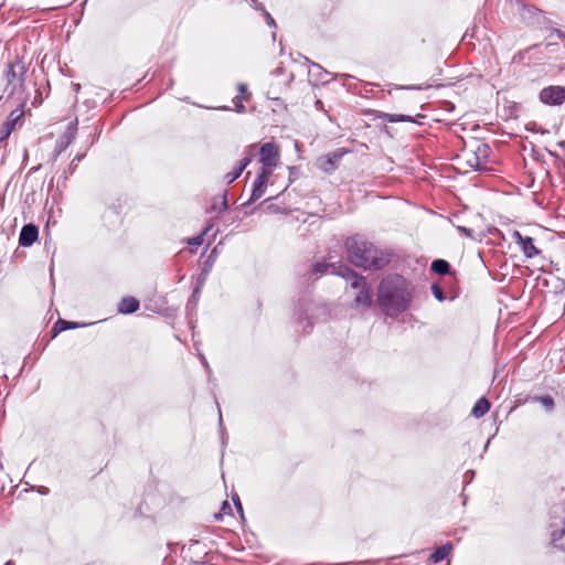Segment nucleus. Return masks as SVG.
<instances>
[{"mask_svg": "<svg viewBox=\"0 0 565 565\" xmlns=\"http://www.w3.org/2000/svg\"><path fill=\"white\" fill-rule=\"evenodd\" d=\"M376 303L386 316H398L418 309L415 285L399 274L382 278L376 292Z\"/></svg>", "mask_w": 565, "mask_h": 565, "instance_id": "f257e3e1", "label": "nucleus"}, {"mask_svg": "<svg viewBox=\"0 0 565 565\" xmlns=\"http://www.w3.org/2000/svg\"><path fill=\"white\" fill-rule=\"evenodd\" d=\"M344 247L349 262L364 270H380L391 262L390 252L379 248L359 234L348 237Z\"/></svg>", "mask_w": 565, "mask_h": 565, "instance_id": "f03ea898", "label": "nucleus"}, {"mask_svg": "<svg viewBox=\"0 0 565 565\" xmlns=\"http://www.w3.org/2000/svg\"><path fill=\"white\" fill-rule=\"evenodd\" d=\"M338 269L337 275H340L345 279H352L351 287L358 289V294L354 298L355 303L358 306L369 307L372 303V294L365 279L344 264L340 263Z\"/></svg>", "mask_w": 565, "mask_h": 565, "instance_id": "7ed1b4c3", "label": "nucleus"}, {"mask_svg": "<svg viewBox=\"0 0 565 565\" xmlns=\"http://www.w3.org/2000/svg\"><path fill=\"white\" fill-rule=\"evenodd\" d=\"M28 72V65L19 57L15 61L8 63L6 71V78L8 86H12L11 94H13L17 87L23 89L25 75Z\"/></svg>", "mask_w": 565, "mask_h": 565, "instance_id": "20e7f679", "label": "nucleus"}, {"mask_svg": "<svg viewBox=\"0 0 565 565\" xmlns=\"http://www.w3.org/2000/svg\"><path fill=\"white\" fill-rule=\"evenodd\" d=\"M348 153L344 148H338L334 151L328 152L327 154L320 156L317 159L316 166L318 169L326 173H332L335 171L343 158Z\"/></svg>", "mask_w": 565, "mask_h": 565, "instance_id": "39448f33", "label": "nucleus"}, {"mask_svg": "<svg viewBox=\"0 0 565 565\" xmlns=\"http://www.w3.org/2000/svg\"><path fill=\"white\" fill-rule=\"evenodd\" d=\"M259 161L263 164L262 169L268 168V171L270 172H273V169L278 166L279 149L275 142H265L260 146Z\"/></svg>", "mask_w": 565, "mask_h": 565, "instance_id": "423d86ee", "label": "nucleus"}, {"mask_svg": "<svg viewBox=\"0 0 565 565\" xmlns=\"http://www.w3.org/2000/svg\"><path fill=\"white\" fill-rule=\"evenodd\" d=\"M539 99L548 106L562 105L565 102V86L551 85L544 87L539 94Z\"/></svg>", "mask_w": 565, "mask_h": 565, "instance_id": "0eeeda50", "label": "nucleus"}, {"mask_svg": "<svg viewBox=\"0 0 565 565\" xmlns=\"http://www.w3.org/2000/svg\"><path fill=\"white\" fill-rule=\"evenodd\" d=\"M491 148L487 143H478L476 149L468 152L466 162L476 171L483 169V162L488 159Z\"/></svg>", "mask_w": 565, "mask_h": 565, "instance_id": "6e6552de", "label": "nucleus"}, {"mask_svg": "<svg viewBox=\"0 0 565 565\" xmlns=\"http://www.w3.org/2000/svg\"><path fill=\"white\" fill-rule=\"evenodd\" d=\"M24 115V103H21L15 109H13L6 121L3 122L0 130V143L7 141L12 131L15 129L17 124L21 120Z\"/></svg>", "mask_w": 565, "mask_h": 565, "instance_id": "1a4fd4ad", "label": "nucleus"}, {"mask_svg": "<svg viewBox=\"0 0 565 565\" xmlns=\"http://www.w3.org/2000/svg\"><path fill=\"white\" fill-rule=\"evenodd\" d=\"M270 174H271V172L268 171V168L260 169L256 179L253 182L249 200L246 203H244V205L250 204L252 202H255L256 200H258L259 198L263 196V194L265 193V190L267 186V181H268V178L270 177Z\"/></svg>", "mask_w": 565, "mask_h": 565, "instance_id": "9d476101", "label": "nucleus"}, {"mask_svg": "<svg viewBox=\"0 0 565 565\" xmlns=\"http://www.w3.org/2000/svg\"><path fill=\"white\" fill-rule=\"evenodd\" d=\"M513 238L515 243L519 244L526 258H533L541 253L540 249L535 247L532 237L523 236L520 232L515 231L513 233Z\"/></svg>", "mask_w": 565, "mask_h": 565, "instance_id": "9b49d317", "label": "nucleus"}, {"mask_svg": "<svg viewBox=\"0 0 565 565\" xmlns=\"http://www.w3.org/2000/svg\"><path fill=\"white\" fill-rule=\"evenodd\" d=\"M312 299L309 292H299L296 298L292 299V307L295 315H308L311 311Z\"/></svg>", "mask_w": 565, "mask_h": 565, "instance_id": "f8f14e48", "label": "nucleus"}, {"mask_svg": "<svg viewBox=\"0 0 565 565\" xmlns=\"http://www.w3.org/2000/svg\"><path fill=\"white\" fill-rule=\"evenodd\" d=\"M39 237V228L33 223H29L22 226L19 235L20 246H31Z\"/></svg>", "mask_w": 565, "mask_h": 565, "instance_id": "ddd939ff", "label": "nucleus"}, {"mask_svg": "<svg viewBox=\"0 0 565 565\" xmlns=\"http://www.w3.org/2000/svg\"><path fill=\"white\" fill-rule=\"evenodd\" d=\"M90 324L92 323H79V322H74L71 320H56L55 324L53 326V328L51 330L50 339L51 340L55 339L63 331L77 329V328H84V327H87Z\"/></svg>", "mask_w": 565, "mask_h": 565, "instance_id": "4468645a", "label": "nucleus"}, {"mask_svg": "<svg viewBox=\"0 0 565 565\" xmlns=\"http://www.w3.org/2000/svg\"><path fill=\"white\" fill-rule=\"evenodd\" d=\"M140 307V302L132 296L124 297L117 305V312L119 315H132Z\"/></svg>", "mask_w": 565, "mask_h": 565, "instance_id": "2eb2a0df", "label": "nucleus"}, {"mask_svg": "<svg viewBox=\"0 0 565 565\" xmlns=\"http://www.w3.org/2000/svg\"><path fill=\"white\" fill-rule=\"evenodd\" d=\"M554 523L551 524V544L557 550L565 551V521L562 527L554 529Z\"/></svg>", "mask_w": 565, "mask_h": 565, "instance_id": "dca6fc26", "label": "nucleus"}, {"mask_svg": "<svg viewBox=\"0 0 565 565\" xmlns=\"http://www.w3.org/2000/svg\"><path fill=\"white\" fill-rule=\"evenodd\" d=\"M221 246V243H218L210 253V255L207 256V259L204 262V265H203V268H202V271L201 274L199 275V282L200 284H203L206 279V276L210 274L217 256H218V248Z\"/></svg>", "mask_w": 565, "mask_h": 565, "instance_id": "f3484780", "label": "nucleus"}, {"mask_svg": "<svg viewBox=\"0 0 565 565\" xmlns=\"http://www.w3.org/2000/svg\"><path fill=\"white\" fill-rule=\"evenodd\" d=\"M454 550V545L450 542L435 548V551L429 556V562L433 564H438L447 558Z\"/></svg>", "mask_w": 565, "mask_h": 565, "instance_id": "a211bd4d", "label": "nucleus"}, {"mask_svg": "<svg viewBox=\"0 0 565 565\" xmlns=\"http://www.w3.org/2000/svg\"><path fill=\"white\" fill-rule=\"evenodd\" d=\"M430 270L444 277L452 276L456 273L455 270L451 269L450 264L443 258H437L433 260L430 264Z\"/></svg>", "mask_w": 565, "mask_h": 565, "instance_id": "6ab92c4d", "label": "nucleus"}, {"mask_svg": "<svg viewBox=\"0 0 565 565\" xmlns=\"http://www.w3.org/2000/svg\"><path fill=\"white\" fill-rule=\"evenodd\" d=\"M490 402L486 397L479 398L472 407L471 415L475 418H481L490 409Z\"/></svg>", "mask_w": 565, "mask_h": 565, "instance_id": "aec40b11", "label": "nucleus"}, {"mask_svg": "<svg viewBox=\"0 0 565 565\" xmlns=\"http://www.w3.org/2000/svg\"><path fill=\"white\" fill-rule=\"evenodd\" d=\"M75 138L72 132H64L55 143L56 156H60L70 145L74 142Z\"/></svg>", "mask_w": 565, "mask_h": 565, "instance_id": "412c9836", "label": "nucleus"}, {"mask_svg": "<svg viewBox=\"0 0 565 565\" xmlns=\"http://www.w3.org/2000/svg\"><path fill=\"white\" fill-rule=\"evenodd\" d=\"M456 273L452 276H445L438 282L445 288L447 294L449 295V299H455L458 294L455 288Z\"/></svg>", "mask_w": 565, "mask_h": 565, "instance_id": "4be33fe9", "label": "nucleus"}, {"mask_svg": "<svg viewBox=\"0 0 565 565\" xmlns=\"http://www.w3.org/2000/svg\"><path fill=\"white\" fill-rule=\"evenodd\" d=\"M430 289H431L434 297L438 301L441 302V301H445L446 299H449V295L447 294V291L445 290V288L441 286L440 282H433L430 286Z\"/></svg>", "mask_w": 565, "mask_h": 565, "instance_id": "5701e85b", "label": "nucleus"}, {"mask_svg": "<svg viewBox=\"0 0 565 565\" xmlns=\"http://www.w3.org/2000/svg\"><path fill=\"white\" fill-rule=\"evenodd\" d=\"M329 267H333L335 274L339 270L338 269L339 265L338 266H335L334 264L329 265V264L320 263V262L313 264L311 267V270L313 274L322 275L328 270Z\"/></svg>", "mask_w": 565, "mask_h": 565, "instance_id": "b1692460", "label": "nucleus"}, {"mask_svg": "<svg viewBox=\"0 0 565 565\" xmlns=\"http://www.w3.org/2000/svg\"><path fill=\"white\" fill-rule=\"evenodd\" d=\"M535 399L540 402L546 408V411H552L554 408L555 403L553 397L550 395L537 396Z\"/></svg>", "mask_w": 565, "mask_h": 565, "instance_id": "393cba45", "label": "nucleus"}, {"mask_svg": "<svg viewBox=\"0 0 565 565\" xmlns=\"http://www.w3.org/2000/svg\"><path fill=\"white\" fill-rule=\"evenodd\" d=\"M380 118L387 122H403V115L381 113Z\"/></svg>", "mask_w": 565, "mask_h": 565, "instance_id": "a878e982", "label": "nucleus"}, {"mask_svg": "<svg viewBox=\"0 0 565 565\" xmlns=\"http://www.w3.org/2000/svg\"><path fill=\"white\" fill-rule=\"evenodd\" d=\"M228 207V204H227V194L226 192H224L223 196H222V200L220 202V204H217L216 202H214L212 204V209L218 213H222L224 212L225 210H227Z\"/></svg>", "mask_w": 565, "mask_h": 565, "instance_id": "bb28decb", "label": "nucleus"}, {"mask_svg": "<svg viewBox=\"0 0 565 565\" xmlns=\"http://www.w3.org/2000/svg\"><path fill=\"white\" fill-rule=\"evenodd\" d=\"M211 230V226L206 227L201 234L194 236V237H191L189 241H188V244L189 245H192V246H200L203 244L204 239H203V236Z\"/></svg>", "mask_w": 565, "mask_h": 565, "instance_id": "cd10ccee", "label": "nucleus"}, {"mask_svg": "<svg viewBox=\"0 0 565 565\" xmlns=\"http://www.w3.org/2000/svg\"><path fill=\"white\" fill-rule=\"evenodd\" d=\"M243 99H245L244 97H242L241 95H237L233 98V104L235 106V111L238 113V114H243L245 113L246 108L243 104Z\"/></svg>", "mask_w": 565, "mask_h": 565, "instance_id": "c85d7f7f", "label": "nucleus"}, {"mask_svg": "<svg viewBox=\"0 0 565 565\" xmlns=\"http://www.w3.org/2000/svg\"><path fill=\"white\" fill-rule=\"evenodd\" d=\"M243 172L241 170H238L237 168H235L233 171L228 172L225 174L224 177V180L227 184H231L232 182H234L236 179L239 178V175L242 174Z\"/></svg>", "mask_w": 565, "mask_h": 565, "instance_id": "c756f323", "label": "nucleus"}, {"mask_svg": "<svg viewBox=\"0 0 565 565\" xmlns=\"http://www.w3.org/2000/svg\"><path fill=\"white\" fill-rule=\"evenodd\" d=\"M224 514H232V507L227 501L222 503L220 512L215 514V519L221 520Z\"/></svg>", "mask_w": 565, "mask_h": 565, "instance_id": "7c9ffc66", "label": "nucleus"}, {"mask_svg": "<svg viewBox=\"0 0 565 565\" xmlns=\"http://www.w3.org/2000/svg\"><path fill=\"white\" fill-rule=\"evenodd\" d=\"M198 356L207 373L209 381H212V369H211L205 355L203 353L199 352Z\"/></svg>", "mask_w": 565, "mask_h": 565, "instance_id": "2f4dec72", "label": "nucleus"}, {"mask_svg": "<svg viewBox=\"0 0 565 565\" xmlns=\"http://www.w3.org/2000/svg\"><path fill=\"white\" fill-rule=\"evenodd\" d=\"M216 406H217V411H218V427H220V433H221V436H222V444L224 445L225 444V440H224L225 428H224V425H223L221 407H220V404L217 402H216Z\"/></svg>", "mask_w": 565, "mask_h": 565, "instance_id": "473e14b6", "label": "nucleus"}, {"mask_svg": "<svg viewBox=\"0 0 565 565\" xmlns=\"http://www.w3.org/2000/svg\"><path fill=\"white\" fill-rule=\"evenodd\" d=\"M252 157H253V154H248V156L244 157L238 162V166L236 168L243 172L246 169V167L252 162Z\"/></svg>", "mask_w": 565, "mask_h": 565, "instance_id": "72a5a7b5", "label": "nucleus"}, {"mask_svg": "<svg viewBox=\"0 0 565 565\" xmlns=\"http://www.w3.org/2000/svg\"><path fill=\"white\" fill-rule=\"evenodd\" d=\"M237 90L242 97L245 99H248L250 97V94L248 93L247 85L244 83H239L237 85Z\"/></svg>", "mask_w": 565, "mask_h": 565, "instance_id": "f704fd0d", "label": "nucleus"}, {"mask_svg": "<svg viewBox=\"0 0 565 565\" xmlns=\"http://www.w3.org/2000/svg\"><path fill=\"white\" fill-rule=\"evenodd\" d=\"M77 119L71 121L67 127H66V130L64 132H72V135L74 136V138H76V134H77Z\"/></svg>", "mask_w": 565, "mask_h": 565, "instance_id": "c9c22d12", "label": "nucleus"}, {"mask_svg": "<svg viewBox=\"0 0 565 565\" xmlns=\"http://www.w3.org/2000/svg\"><path fill=\"white\" fill-rule=\"evenodd\" d=\"M179 322H181V324H184L192 332V338L194 339V326L192 323V320H179Z\"/></svg>", "mask_w": 565, "mask_h": 565, "instance_id": "e433bc0d", "label": "nucleus"}, {"mask_svg": "<svg viewBox=\"0 0 565 565\" xmlns=\"http://www.w3.org/2000/svg\"><path fill=\"white\" fill-rule=\"evenodd\" d=\"M286 73V70L284 68V66L279 65L277 66L274 71H273V75L276 76V77H279V76H284Z\"/></svg>", "mask_w": 565, "mask_h": 565, "instance_id": "4c0bfd02", "label": "nucleus"}, {"mask_svg": "<svg viewBox=\"0 0 565 565\" xmlns=\"http://www.w3.org/2000/svg\"><path fill=\"white\" fill-rule=\"evenodd\" d=\"M265 18H266V22L269 26L276 28V22L268 12H265Z\"/></svg>", "mask_w": 565, "mask_h": 565, "instance_id": "58836bf2", "label": "nucleus"}, {"mask_svg": "<svg viewBox=\"0 0 565 565\" xmlns=\"http://www.w3.org/2000/svg\"><path fill=\"white\" fill-rule=\"evenodd\" d=\"M302 58H303L305 63H310V64H311V66H312L313 68H316V70H318V71L322 72V67H321L319 64H317V63H311V62L309 61V58H307V57H305V56H302ZM323 73H324V74H328L326 71H323Z\"/></svg>", "mask_w": 565, "mask_h": 565, "instance_id": "ea45409f", "label": "nucleus"}, {"mask_svg": "<svg viewBox=\"0 0 565 565\" xmlns=\"http://www.w3.org/2000/svg\"><path fill=\"white\" fill-rule=\"evenodd\" d=\"M86 156V150L83 151V152H78L74 158H73V163L75 162H81Z\"/></svg>", "mask_w": 565, "mask_h": 565, "instance_id": "a19ab883", "label": "nucleus"}, {"mask_svg": "<svg viewBox=\"0 0 565 565\" xmlns=\"http://www.w3.org/2000/svg\"><path fill=\"white\" fill-rule=\"evenodd\" d=\"M235 508L241 513L242 518H244L243 505L239 498H237V502H235Z\"/></svg>", "mask_w": 565, "mask_h": 565, "instance_id": "79ce46f5", "label": "nucleus"}, {"mask_svg": "<svg viewBox=\"0 0 565 565\" xmlns=\"http://www.w3.org/2000/svg\"><path fill=\"white\" fill-rule=\"evenodd\" d=\"M458 230L463 233L465 235L467 236H471L472 235V230L470 228H467V227H463V226H459Z\"/></svg>", "mask_w": 565, "mask_h": 565, "instance_id": "37998d69", "label": "nucleus"}, {"mask_svg": "<svg viewBox=\"0 0 565 565\" xmlns=\"http://www.w3.org/2000/svg\"><path fill=\"white\" fill-rule=\"evenodd\" d=\"M38 492L40 494L46 495V494H49L50 490H49V488L41 486V487H39Z\"/></svg>", "mask_w": 565, "mask_h": 565, "instance_id": "c03bdc74", "label": "nucleus"}, {"mask_svg": "<svg viewBox=\"0 0 565 565\" xmlns=\"http://www.w3.org/2000/svg\"><path fill=\"white\" fill-rule=\"evenodd\" d=\"M292 81H294V74H292V73H289V74L287 75V78L284 81V84H285V85H289Z\"/></svg>", "mask_w": 565, "mask_h": 565, "instance_id": "a18cd8bd", "label": "nucleus"}, {"mask_svg": "<svg viewBox=\"0 0 565 565\" xmlns=\"http://www.w3.org/2000/svg\"><path fill=\"white\" fill-rule=\"evenodd\" d=\"M397 89H420L419 86H396Z\"/></svg>", "mask_w": 565, "mask_h": 565, "instance_id": "49530a36", "label": "nucleus"}, {"mask_svg": "<svg viewBox=\"0 0 565 565\" xmlns=\"http://www.w3.org/2000/svg\"><path fill=\"white\" fill-rule=\"evenodd\" d=\"M414 118L408 115H403V122H414Z\"/></svg>", "mask_w": 565, "mask_h": 565, "instance_id": "de8ad7c7", "label": "nucleus"}, {"mask_svg": "<svg viewBox=\"0 0 565 565\" xmlns=\"http://www.w3.org/2000/svg\"><path fill=\"white\" fill-rule=\"evenodd\" d=\"M77 163L78 162H75V163H73V161L71 162L70 168H68V171H70L71 174L74 173V171H75V169L77 167Z\"/></svg>", "mask_w": 565, "mask_h": 565, "instance_id": "09e8293b", "label": "nucleus"}, {"mask_svg": "<svg viewBox=\"0 0 565 565\" xmlns=\"http://www.w3.org/2000/svg\"><path fill=\"white\" fill-rule=\"evenodd\" d=\"M267 210H269L271 212H278L279 207L277 205L270 204L267 206Z\"/></svg>", "mask_w": 565, "mask_h": 565, "instance_id": "8fccbe9b", "label": "nucleus"}, {"mask_svg": "<svg viewBox=\"0 0 565 565\" xmlns=\"http://www.w3.org/2000/svg\"><path fill=\"white\" fill-rule=\"evenodd\" d=\"M95 130H96V131H95L94 137H93V139H92V141H90V145L95 143V140H96V139L98 138V136H99V131L97 130V128H96Z\"/></svg>", "mask_w": 565, "mask_h": 565, "instance_id": "3c124183", "label": "nucleus"}, {"mask_svg": "<svg viewBox=\"0 0 565 565\" xmlns=\"http://www.w3.org/2000/svg\"><path fill=\"white\" fill-rule=\"evenodd\" d=\"M175 339L179 340L180 342H185V338H182L180 333H175L174 334Z\"/></svg>", "mask_w": 565, "mask_h": 565, "instance_id": "603ef678", "label": "nucleus"}, {"mask_svg": "<svg viewBox=\"0 0 565 565\" xmlns=\"http://www.w3.org/2000/svg\"><path fill=\"white\" fill-rule=\"evenodd\" d=\"M468 475H471V477H473L475 475V471L473 470H469L465 473V477H468Z\"/></svg>", "mask_w": 565, "mask_h": 565, "instance_id": "864d4df0", "label": "nucleus"}, {"mask_svg": "<svg viewBox=\"0 0 565 565\" xmlns=\"http://www.w3.org/2000/svg\"><path fill=\"white\" fill-rule=\"evenodd\" d=\"M218 109H221V110H230V107L223 106V107H220Z\"/></svg>", "mask_w": 565, "mask_h": 565, "instance_id": "5fc2aeb1", "label": "nucleus"}, {"mask_svg": "<svg viewBox=\"0 0 565 565\" xmlns=\"http://www.w3.org/2000/svg\"><path fill=\"white\" fill-rule=\"evenodd\" d=\"M306 321H307V324H306V326H307V327H310V328H312V323H311V320H306Z\"/></svg>", "mask_w": 565, "mask_h": 565, "instance_id": "6e6d98bb", "label": "nucleus"}, {"mask_svg": "<svg viewBox=\"0 0 565 565\" xmlns=\"http://www.w3.org/2000/svg\"><path fill=\"white\" fill-rule=\"evenodd\" d=\"M237 498H239L237 494H235V495L233 497V501H234V503H235V502H237Z\"/></svg>", "mask_w": 565, "mask_h": 565, "instance_id": "4d7b16f0", "label": "nucleus"}, {"mask_svg": "<svg viewBox=\"0 0 565 565\" xmlns=\"http://www.w3.org/2000/svg\"><path fill=\"white\" fill-rule=\"evenodd\" d=\"M489 444H490V439H488V440H487L486 446H484V449H487V448H488Z\"/></svg>", "mask_w": 565, "mask_h": 565, "instance_id": "13d9d810", "label": "nucleus"}, {"mask_svg": "<svg viewBox=\"0 0 565 565\" xmlns=\"http://www.w3.org/2000/svg\"><path fill=\"white\" fill-rule=\"evenodd\" d=\"M249 148H250V150H254L256 148V146L252 145Z\"/></svg>", "mask_w": 565, "mask_h": 565, "instance_id": "bf43d9fd", "label": "nucleus"}, {"mask_svg": "<svg viewBox=\"0 0 565 565\" xmlns=\"http://www.w3.org/2000/svg\"><path fill=\"white\" fill-rule=\"evenodd\" d=\"M79 87H81V86H79V84H77V85L75 86V89H76V90H78V89H79Z\"/></svg>", "mask_w": 565, "mask_h": 565, "instance_id": "052dcab7", "label": "nucleus"}, {"mask_svg": "<svg viewBox=\"0 0 565 565\" xmlns=\"http://www.w3.org/2000/svg\"><path fill=\"white\" fill-rule=\"evenodd\" d=\"M86 3H87V0H84L83 6H85Z\"/></svg>", "mask_w": 565, "mask_h": 565, "instance_id": "680f3d73", "label": "nucleus"}, {"mask_svg": "<svg viewBox=\"0 0 565 565\" xmlns=\"http://www.w3.org/2000/svg\"><path fill=\"white\" fill-rule=\"evenodd\" d=\"M4 565H11V562H7Z\"/></svg>", "mask_w": 565, "mask_h": 565, "instance_id": "e2e57ef3", "label": "nucleus"}]
</instances>
